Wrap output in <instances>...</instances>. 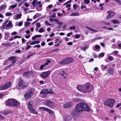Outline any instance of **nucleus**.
<instances>
[{
	"mask_svg": "<svg viewBox=\"0 0 121 121\" xmlns=\"http://www.w3.org/2000/svg\"><path fill=\"white\" fill-rule=\"evenodd\" d=\"M37 0H34L32 3V4L33 5L35 6V4L37 2Z\"/></svg>",
	"mask_w": 121,
	"mask_h": 121,
	"instance_id": "09e8293b",
	"label": "nucleus"
},
{
	"mask_svg": "<svg viewBox=\"0 0 121 121\" xmlns=\"http://www.w3.org/2000/svg\"><path fill=\"white\" fill-rule=\"evenodd\" d=\"M60 74L61 75H63V76H64V78H65V76H66L67 75V74L65 73V71L63 70L62 73H60Z\"/></svg>",
	"mask_w": 121,
	"mask_h": 121,
	"instance_id": "72a5a7b5",
	"label": "nucleus"
},
{
	"mask_svg": "<svg viewBox=\"0 0 121 121\" xmlns=\"http://www.w3.org/2000/svg\"><path fill=\"white\" fill-rule=\"evenodd\" d=\"M15 52L16 53H21V50H16L15 51Z\"/></svg>",
	"mask_w": 121,
	"mask_h": 121,
	"instance_id": "3c124183",
	"label": "nucleus"
},
{
	"mask_svg": "<svg viewBox=\"0 0 121 121\" xmlns=\"http://www.w3.org/2000/svg\"><path fill=\"white\" fill-rule=\"evenodd\" d=\"M100 48V47L99 45H96L95 46V48L96 49H98Z\"/></svg>",
	"mask_w": 121,
	"mask_h": 121,
	"instance_id": "6e6d98bb",
	"label": "nucleus"
},
{
	"mask_svg": "<svg viewBox=\"0 0 121 121\" xmlns=\"http://www.w3.org/2000/svg\"><path fill=\"white\" fill-rule=\"evenodd\" d=\"M50 62L51 61L50 60H47L46 61V62L44 64L46 66L48 65H49V64L50 63Z\"/></svg>",
	"mask_w": 121,
	"mask_h": 121,
	"instance_id": "c9c22d12",
	"label": "nucleus"
},
{
	"mask_svg": "<svg viewBox=\"0 0 121 121\" xmlns=\"http://www.w3.org/2000/svg\"><path fill=\"white\" fill-rule=\"evenodd\" d=\"M6 7V5L4 4H2L1 5L0 7V9H3L4 8Z\"/></svg>",
	"mask_w": 121,
	"mask_h": 121,
	"instance_id": "58836bf2",
	"label": "nucleus"
},
{
	"mask_svg": "<svg viewBox=\"0 0 121 121\" xmlns=\"http://www.w3.org/2000/svg\"><path fill=\"white\" fill-rule=\"evenodd\" d=\"M37 37L36 35L33 36L32 38V39L33 40H35V39L37 38Z\"/></svg>",
	"mask_w": 121,
	"mask_h": 121,
	"instance_id": "5fc2aeb1",
	"label": "nucleus"
},
{
	"mask_svg": "<svg viewBox=\"0 0 121 121\" xmlns=\"http://www.w3.org/2000/svg\"><path fill=\"white\" fill-rule=\"evenodd\" d=\"M88 46L86 45H85V46L83 47H81V48L82 50H83L84 51H86V50L88 48Z\"/></svg>",
	"mask_w": 121,
	"mask_h": 121,
	"instance_id": "a878e982",
	"label": "nucleus"
},
{
	"mask_svg": "<svg viewBox=\"0 0 121 121\" xmlns=\"http://www.w3.org/2000/svg\"><path fill=\"white\" fill-rule=\"evenodd\" d=\"M4 34L5 36L7 37H9L10 36L8 32H5Z\"/></svg>",
	"mask_w": 121,
	"mask_h": 121,
	"instance_id": "c03bdc74",
	"label": "nucleus"
},
{
	"mask_svg": "<svg viewBox=\"0 0 121 121\" xmlns=\"http://www.w3.org/2000/svg\"><path fill=\"white\" fill-rule=\"evenodd\" d=\"M73 8L74 9H76L77 8V5L75 4H73Z\"/></svg>",
	"mask_w": 121,
	"mask_h": 121,
	"instance_id": "13d9d810",
	"label": "nucleus"
},
{
	"mask_svg": "<svg viewBox=\"0 0 121 121\" xmlns=\"http://www.w3.org/2000/svg\"><path fill=\"white\" fill-rule=\"evenodd\" d=\"M11 65L12 64H10L6 66L4 68V70H7L9 68H10L11 67Z\"/></svg>",
	"mask_w": 121,
	"mask_h": 121,
	"instance_id": "f704fd0d",
	"label": "nucleus"
},
{
	"mask_svg": "<svg viewBox=\"0 0 121 121\" xmlns=\"http://www.w3.org/2000/svg\"><path fill=\"white\" fill-rule=\"evenodd\" d=\"M72 102L69 101L64 105V107L65 108H68L71 107L73 105Z\"/></svg>",
	"mask_w": 121,
	"mask_h": 121,
	"instance_id": "ddd939ff",
	"label": "nucleus"
},
{
	"mask_svg": "<svg viewBox=\"0 0 121 121\" xmlns=\"http://www.w3.org/2000/svg\"><path fill=\"white\" fill-rule=\"evenodd\" d=\"M111 22L114 24H119L120 23L119 21L116 20H113L111 21Z\"/></svg>",
	"mask_w": 121,
	"mask_h": 121,
	"instance_id": "393cba45",
	"label": "nucleus"
},
{
	"mask_svg": "<svg viewBox=\"0 0 121 121\" xmlns=\"http://www.w3.org/2000/svg\"><path fill=\"white\" fill-rule=\"evenodd\" d=\"M78 112H79L78 111L76 110L75 108V110L72 111L71 114L72 116L74 117L78 114Z\"/></svg>",
	"mask_w": 121,
	"mask_h": 121,
	"instance_id": "f3484780",
	"label": "nucleus"
},
{
	"mask_svg": "<svg viewBox=\"0 0 121 121\" xmlns=\"http://www.w3.org/2000/svg\"><path fill=\"white\" fill-rule=\"evenodd\" d=\"M32 102L31 101H29L28 103V108L29 109L32 107Z\"/></svg>",
	"mask_w": 121,
	"mask_h": 121,
	"instance_id": "aec40b11",
	"label": "nucleus"
},
{
	"mask_svg": "<svg viewBox=\"0 0 121 121\" xmlns=\"http://www.w3.org/2000/svg\"><path fill=\"white\" fill-rule=\"evenodd\" d=\"M2 45H3V46H6L7 47H9V46H11V44L10 43H3Z\"/></svg>",
	"mask_w": 121,
	"mask_h": 121,
	"instance_id": "7c9ffc66",
	"label": "nucleus"
},
{
	"mask_svg": "<svg viewBox=\"0 0 121 121\" xmlns=\"http://www.w3.org/2000/svg\"><path fill=\"white\" fill-rule=\"evenodd\" d=\"M63 118L64 121H69L71 120L72 118L71 117L69 114L64 115Z\"/></svg>",
	"mask_w": 121,
	"mask_h": 121,
	"instance_id": "4468645a",
	"label": "nucleus"
},
{
	"mask_svg": "<svg viewBox=\"0 0 121 121\" xmlns=\"http://www.w3.org/2000/svg\"><path fill=\"white\" fill-rule=\"evenodd\" d=\"M86 6L85 5H82L81 7V9H83L86 7Z\"/></svg>",
	"mask_w": 121,
	"mask_h": 121,
	"instance_id": "e2e57ef3",
	"label": "nucleus"
},
{
	"mask_svg": "<svg viewBox=\"0 0 121 121\" xmlns=\"http://www.w3.org/2000/svg\"><path fill=\"white\" fill-rule=\"evenodd\" d=\"M40 93L41 94H48L47 89H45L41 91H40Z\"/></svg>",
	"mask_w": 121,
	"mask_h": 121,
	"instance_id": "412c9836",
	"label": "nucleus"
},
{
	"mask_svg": "<svg viewBox=\"0 0 121 121\" xmlns=\"http://www.w3.org/2000/svg\"><path fill=\"white\" fill-rule=\"evenodd\" d=\"M107 13L108 14L106 17V19H109L113 16L115 13L113 11H108Z\"/></svg>",
	"mask_w": 121,
	"mask_h": 121,
	"instance_id": "9b49d317",
	"label": "nucleus"
},
{
	"mask_svg": "<svg viewBox=\"0 0 121 121\" xmlns=\"http://www.w3.org/2000/svg\"><path fill=\"white\" fill-rule=\"evenodd\" d=\"M48 108H47L43 107H40L39 108V109H41V110L42 111H47Z\"/></svg>",
	"mask_w": 121,
	"mask_h": 121,
	"instance_id": "4be33fe9",
	"label": "nucleus"
},
{
	"mask_svg": "<svg viewBox=\"0 0 121 121\" xmlns=\"http://www.w3.org/2000/svg\"><path fill=\"white\" fill-rule=\"evenodd\" d=\"M84 2L86 4H87L90 3L89 0H83Z\"/></svg>",
	"mask_w": 121,
	"mask_h": 121,
	"instance_id": "473e14b6",
	"label": "nucleus"
},
{
	"mask_svg": "<svg viewBox=\"0 0 121 121\" xmlns=\"http://www.w3.org/2000/svg\"><path fill=\"white\" fill-rule=\"evenodd\" d=\"M11 83L10 82H7L3 86L0 87V90H5L8 88L10 86Z\"/></svg>",
	"mask_w": 121,
	"mask_h": 121,
	"instance_id": "6e6552de",
	"label": "nucleus"
},
{
	"mask_svg": "<svg viewBox=\"0 0 121 121\" xmlns=\"http://www.w3.org/2000/svg\"><path fill=\"white\" fill-rule=\"evenodd\" d=\"M24 5H25V6L26 7H28L29 6V4L28 3H27L26 2L25 3H24Z\"/></svg>",
	"mask_w": 121,
	"mask_h": 121,
	"instance_id": "338daca9",
	"label": "nucleus"
},
{
	"mask_svg": "<svg viewBox=\"0 0 121 121\" xmlns=\"http://www.w3.org/2000/svg\"><path fill=\"white\" fill-rule=\"evenodd\" d=\"M81 35H80L76 34L75 35L74 37L76 39H78L80 38Z\"/></svg>",
	"mask_w": 121,
	"mask_h": 121,
	"instance_id": "4c0bfd02",
	"label": "nucleus"
},
{
	"mask_svg": "<svg viewBox=\"0 0 121 121\" xmlns=\"http://www.w3.org/2000/svg\"><path fill=\"white\" fill-rule=\"evenodd\" d=\"M17 6V5L14 4L13 5L10 6L9 8V10H11L12 9H13L16 7Z\"/></svg>",
	"mask_w": 121,
	"mask_h": 121,
	"instance_id": "5701e85b",
	"label": "nucleus"
},
{
	"mask_svg": "<svg viewBox=\"0 0 121 121\" xmlns=\"http://www.w3.org/2000/svg\"><path fill=\"white\" fill-rule=\"evenodd\" d=\"M73 60V59L70 57H67L63 59L62 61L59 62V63L62 65L72 63Z\"/></svg>",
	"mask_w": 121,
	"mask_h": 121,
	"instance_id": "7ed1b4c3",
	"label": "nucleus"
},
{
	"mask_svg": "<svg viewBox=\"0 0 121 121\" xmlns=\"http://www.w3.org/2000/svg\"><path fill=\"white\" fill-rule=\"evenodd\" d=\"M121 105V103H118L116 105V107L117 108L119 107H120Z\"/></svg>",
	"mask_w": 121,
	"mask_h": 121,
	"instance_id": "69168bd1",
	"label": "nucleus"
},
{
	"mask_svg": "<svg viewBox=\"0 0 121 121\" xmlns=\"http://www.w3.org/2000/svg\"><path fill=\"white\" fill-rule=\"evenodd\" d=\"M83 106V111H88L90 110V108L88 105L84 103Z\"/></svg>",
	"mask_w": 121,
	"mask_h": 121,
	"instance_id": "2eb2a0df",
	"label": "nucleus"
},
{
	"mask_svg": "<svg viewBox=\"0 0 121 121\" xmlns=\"http://www.w3.org/2000/svg\"><path fill=\"white\" fill-rule=\"evenodd\" d=\"M55 17V14H53V15H50V17H52L53 18Z\"/></svg>",
	"mask_w": 121,
	"mask_h": 121,
	"instance_id": "0e129e2a",
	"label": "nucleus"
},
{
	"mask_svg": "<svg viewBox=\"0 0 121 121\" xmlns=\"http://www.w3.org/2000/svg\"><path fill=\"white\" fill-rule=\"evenodd\" d=\"M23 82L21 78H19L18 80V84L17 85V87L19 89L21 88H23Z\"/></svg>",
	"mask_w": 121,
	"mask_h": 121,
	"instance_id": "0eeeda50",
	"label": "nucleus"
},
{
	"mask_svg": "<svg viewBox=\"0 0 121 121\" xmlns=\"http://www.w3.org/2000/svg\"><path fill=\"white\" fill-rule=\"evenodd\" d=\"M6 105L16 107H18L20 104L16 100L13 99H8L6 101Z\"/></svg>",
	"mask_w": 121,
	"mask_h": 121,
	"instance_id": "f03ea898",
	"label": "nucleus"
},
{
	"mask_svg": "<svg viewBox=\"0 0 121 121\" xmlns=\"http://www.w3.org/2000/svg\"><path fill=\"white\" fill-rule=\"evenodd\" d=\"M13 14L12 13H7L5 14V15L6 16H11Z\"/></svg>",
	"mask_w": 121,
	"mask_h": 121,
	"instance_id": "37998d69",
	"label": "nucleus"
},
{
	"mask_svg": "<svg viewBox=\"0 0 121 121\" xmlns=\"http://www.w3.org/2000/svg\"><path fill=\"white\" fill-rule=\"evenodd\" d=\"M114 70L112 68H110L108 69V72L110 74L112 75L113 74Z\"/></svg>",
	"mask_w": 121,
	"mask_h": 121,
	"instance_id": "dca6fc26",
	"label": "nucleus"
},
{
	"mask_svg": "<svg viewBox=\"0 0 121 121\" xmlns=\"http://www.w3.org/2000/svg\"><path fill=\"white\" fill-rule=\"evenodd\" d=\"M47 112H48L51 115H52L53 114V112L50 109L48 108L47 110Z\"/></svg>",
	"mask_w": 121,
	"mask_h": 121,
	"instance_id": "cd10ccee",
	"label": "nucleus"
},
{
	"mask_svg": "<svg viewBox=\"0 0 121 121\" xmlns=\"http://www.w3.org/2000/svg\"><path fill=\"white\" fill-rule=\"evenodd\" d=\"M70 29V30H74L76 28L74 26H70L69 27Z\"/></svg>",
	"mask_w": 121,
	"mask_h": 121,
	"instance_id": "a18cd8bd",
	"label": "nucleus"
},
{
	"mask_svg": "<svg viewBox=\"0 0 121 121\" xmlns=\"http://www.w3.org/2000/svg\"><path fill=\"white\" fill-rule=\"evenodd\" d=\"M60 26H62L63 25V23L62 22H59V21L57 23Z\"/></svg>",
	"mask_w": 121,
	"mask_h": 121,
	"instance_id": "603ef678",
	"label": "nucleus"
},
{
	"mask_svg": "<svg viewBox=\"0 0 121 121\" xmlns=\"http://www.w3.org/2000/svg\"><path fill=\"white\" fill-rule=\"evenodd\" d=\"M36 26L37 27L39 28L40 26V23H36Z\"/></svg>",
	"mask_w": 121,
	"mask_h": 121,
	"instance_id": "680f3d73",
	"label": "nucleus"
},
{
	"mask_svg": "<svg viewBox=\"0 0 121 121\" xmlns=\"http://www.w3.org/2000/svg\"><path fill=\"white\" fill-rule=\"evenodd\" d=\"M34 91L35 89L33 88H32L29 90L24 95L25 99H28L30 98L31 97V95L33 94Z\"/></svg>",
	"mask_w": 121,
	"mask_h": 121,
	"instance_id": "20e7f679",
	"label": "nucleus"
},
{
	"mask_svg": "<svg viewBox=\"0 0 121 121\" xmlns=\"http://www.w3.org/2000/svg\"><path fill=\"white\" fill-rule=\"evenodd\" d=\"M30 22L25 23V26H27L30 25Z\"/></svg>",
	"mask_w": 121,
	"mask_h": 121,
	"instance_id": "49530a36",
	"label": "nucleus"
},
{
	"mask_svg": "<svg viewBox=\"0 0 121 121\" xmlns=\"http://www.w3.org/2000/svg\"><path fill=\"white\" fill-rule=\"evenodd\" d=\"M9 22V21L8 20H6V21L3 24L2 26V27L3 26H4V25H5L6 24H7V23L8 22Z\"/></svg>",
	"mask_w": 121,
	"mask_h": 121,
	"instance_id": "de8ad7c7",
	"label": "nucleus"
},
{
	"mask_svg": "<svg viewBox=\"0 0 121 121\" xmlns=\"http://www.w3.org/2000/svg\"><path fill=\"white\" fill-rule=\"evenodd\" d=\"M23 75L25 77H30V72H26L23 73Z\"/></svg>",
	"mask_w": 121,
	"mask_h": 121,
	"instance_id": "a211bd4d",
	"label": "nucleus"
},
{
	"mask_svg": "<svg viewBox=\"0 0 121 121\" xmlns=\"http://www.w3.org/2000/svg\"><path fill=\"white\" fill-rule=\"evenodd\" d=\"M83 103H80L78 104L76 106L75 108L76 110L78 111L79 112L82 111L83 110V107L84 105Z\"/></svg>",
	"mask_w": 121,
	"mask_h": 121,
	"instance_id": "423d86ee",
	"label": "nucleus"
},
{
	"mask_svg": "<svg viewBox=\"0 0 121 121\" xmlns=\"http://www.w3.org/2000/svg\"><path fill=\"white\" fill-rule=\"evenodd\" d=\"M13 26V25L12 23V21H10L8 24L4 26H3L2 27L3 29L7 30L8 29V27L11 28Z\"/></svg>",
	"mask_w": 121,
	"mask_h": 121,
	"instance_id": "9d476101",
	"label": "nucleus"
},
{
	"mask_svg": "<svg viewBox=\"0 0 121 121\" xmlns=\"http://www.w3.org/2000/svg\"><path fill=\"white\" fill-rule=\"evenodd\" d=\"M73 100L75 102H78L80 101V99H74Z\"/></svg>",
	"mask_w": 121,
	"mask_h": 121,
	"instance_id": "8fccbe9b",
	"label": "nucleus"
},
{
	"mask_svg": "<svg viewBox=\"0 0 121 121\" xmlns=\"http://www.w3.org/2000/svg\"><path fill=\"white\" fill-rule=\"evenodd\" d=\"M104 53L103 52H102L99 55V57H102L104 56Z\"/></svg>",
	"mask_w": 121,
	"mask_h": 121,
	"instance_id": "ea45409f",
	"label": "nucleus"
},
{
	"mask_svg": "<svg viewBox=\"0 0 121 121\" xmlns=\"http://www.w3.org/2000/svg\"><path fill=\"white\" fill-rule=\"evenodd\" d=\"M86 27V28L88 29L89 30L91 31L97 32V31L96 30H94L91 28L89 27Z\"/></svg>",
	"mask_w": 121,
	"mask_h": 121,
	"instance_id": "2f4dec72",
	"label": "nucleus"
},
{
	"mask_svg": "<svg viewBox=\"0 0 121 121\" xmlns=\"http://www.w3.org/2000/svg\"><path fill=\"white\" fill-rule=\"evenodd\" d=\"M45 24L46 25H49V26H50V25H51V24H50L48 22V21H45Z\"/></svg>",
	"mask_w": 121,
	"mask_h": 121,
	"instance_id": "052dcab7",
	"label": "nucleus"
},
{
	"mask_svg": "<svg viewBox=\"0 0 121 121\" xmlns=\"http://www.w3.org/2000/svg\"><path fill=\"white\" fill-rule=\"evenodd\" d=\"M50 73L49 71L43 72L40 74V76L43 78H46L49 75Z\"/></svg>",
	"mask_w": 121,
	"mask_h": 121,
	"instance_id": "f8f14e48",
	"label": "nucleus"
},
{
	"mask_svg": "<svg viewBox=\"0 0 121 121\" xmlns=\"http://www.w3.org/2000/svg\"><path fill=\"white\" fill-rule=\"evenodd\" d=\"M36 47H37L38 48H39L40 47V46L39 44L36 45L34 46V48H35Z\"/></svg>",
	"mask_w": 121,
	"mask_h": 121,
	"instance_id": "4d7b16f0",
	"label": "nucleus"
},
{
	"mask_svg": "<svg viewBox=\"0 0 121 121\" xmlns=\"http://www.w3.org/2000/svg\"><path fill=\"white\" fill-rule=\"evenodd\" d=\"M102 39V37H96L95 38H93L92 39V41H94L95 40L98 39Z\"/></svg>",
	"mask_w": 121,
	"mask_h": 121,
	"instance_id": "c756f323",
	"label": "nucleus"
},
{
	"mask_svg": "<svg viewBox=\"0 0 121 121\" xmlns=\"http://www.w3.org/2000/svg\"><path fill=\"white\" fill-rule=\"evenodd\" d=\"M44 104L50 108H52L54 105V103L53 102L50 100H47L45 101Z\"/></svg>",
	"mask_w": 121,
	"mask_h": 121,
	"instance_id": "1a4fd4ad",
	"label": "nucleus"
},
{
	"mask_svg": "<svg viewBox=\"0 0 121 121\" xmlns=\"http://www.w3.org/2000/svg\"><path fill=\"white\" fill-rule=\"evenodd\" d=\"M115 102V100L112 99H107L104 102V105L110 107H112L113 104Z\"/></svg>",
	"mask_w": 121,
	"mask_h": 121,
	"instance_id": "39448f33",
	"label": "nucleus"
},
{
	"mask_svg": "<svg viewBox=\"0 0 121 121\" xmlns=\"http://www.w3.org/2000/svg\"><path fill=\"white\" fill-rule=\"evenodd\" d=\"M44 29L43 28H42L40 29L38 31V32L40 33H42L44 32Z\"/></svg>",
	"mask_w": 121,
	"mask_h": 121,
	"instance_id": "e433bc0d",
	"label": "nucleus"
},
{
	"mask_svg": "<svg viewBox=\"0 0 121 121\" xmlns=\"http://www.w3.org/2000/svg\"><path fill=\"white\" fill-rule=\"evenodd\" d=\"M67 45H73V43L72 42H68L67 43Z\"/></svg>",
	"mask_w": 121,
	"mask_h": 121,
	"instance_id": "774afa93",
	"label": "nucleus"
},
{
	"mask_svg": "<svg viewBox=\"0 0 121 121\" xmlns=\"http://www.w3.org/2000/svg\"><path fill=\"white\" fill-rule=\"evenodd\" d=\"M16 57L14 56H12L9 57L8 59L11 61H13L16 59Z\"/></svg>",
	"mask_w": 121,
	"mask_h": 121,
	"instance_id": "c85d7f7f",
	"label": "nucleus"
},
{
	"mask_svg": "<svg viewBox=\"0 0 121 121\" xmlns=\"http://www.w3.org/2000/svg\"><path fill=\"white\" fill-rule=\"evenodd\" d=\"M47 90L48 94H52L53 93V91L52 89H47Z\"/></svg>",
	"mask_w": 121,
	"mask_h": 121,
	"instance_id": "b1692460",
	"label": "nucleus"
},
{
	"mask_svg": "<svg viewBox=\"0 0 121 121\" xmlns=\"http://www.w3.org/2000/svg\"><path fill=\"white\" fill-rule=\"evenodd\" d=\"M22 15V14H18L16 16L17 18L18 19L20 18Z\"/></svg>",
	"mask_w": 121,
	"mask_h": 121,
	"instance_id": "a19ab883",
	"label": "nucleus"
},
{
	"mask_svg": "<svg viewBox=\"0 0 121 121\" xmlns=\"http://www.w3.org/2000/svg\"><path fill=\"white\" fill-rule=\"evenodd\" d=\"M23 22H19L18 24V26H22V23H23Z\"/></svg>",
	"mask_w": 121,
	"mask_h": 121,
	"instance_id": "bf43d9fd",
	"label": "nucleus"
},
{
	"mask_svg": "<svg viewBox=\"0 0 121 121\" xmlns=\"http://www.w3.org/2000/svg\"><path fill=\"white\" fill-rule=\"evenodd\" d=\"M108 59L109 60H112L113 59V57L111 56H110L108 57Z\"/></svg>",
	"mask_w": 121,
	"mask_h": 121,
	"instance_id": "864d4df0",
	"label": "nucleus"
},
{
	"mask_svg": "<svg viewBox=\"0 0 121 121\" xmlns=\"http://www.w3.org/2000/svg\"><path fill=\"white\" fill-rule=\"evenodd\" d=\"M46 66L44 64V65H42L41 66H40V69H43V68L44 67Z\"/></svg>",
	"mask_w": 121,
	"mask_h": 121,
	"instance_id": "79ce46f5",
	"label": "nucleus"
},
{
	"mask_svg": "<svg viewBox=\"0 0 121 121\" xmlns=\"http://www.w3.org/2000/svg\"><path fill=\"white\" fill-rule=\"evenodd\" d=\"M79 15V13L78 12L72 13L70 14V16H76Z\"/></svg>",
	"mask_w": 121,
	"mask_h": 121,
	"instance_id": "bb28decb",
	"label": "nucleus"
},
{
	"mask_svg": "<svg viewBox=\"0 0 121 121\" xmlns=\"http://www.w3.org/2000/svg\"><path fill=\"white\" fill-rule=\"evenodd\" d=\"M31 113H33L34 114H38V112L36 111L32 108L29 109Z\"/></svg>",
	"mask_w": 121,
	"mask_h": 121,
	"instance_id": "6ab92c4d",
	"label": "nucleus"
},
{
	"mask_svg": "<svg viewBox=\"0 0 121 121\" xmlns=\"http://www.w3.org/2000/svg\"><path fill=\"white\" fill-rule=\"evenodd\" d=\"M78 90L83 93H87L89 92L93 89V87L91 84L89 83L82 86L80 85H78L77 86Z\"/></svg>",
	"mask_w": 121,
	"mask_h": 121,
	"instance_id": "f257e3e1",
	"label": "nucleus"
}]
</instances>
